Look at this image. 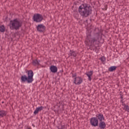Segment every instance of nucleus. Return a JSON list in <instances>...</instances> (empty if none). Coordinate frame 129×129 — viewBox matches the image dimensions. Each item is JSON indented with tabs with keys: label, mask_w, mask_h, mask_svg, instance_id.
Returning <instances> with one entry per match:
<instances>
[{
	"label": "nucleus",
	"mask_w": 129,
	"mask_h": 129,
	"mask_svg": "<svg viewBox=\"0 0 129 129\" xmlns=\"http://www.w3.org/2000/svg\"><path fill=\"white\" fill-rule=\"evenodd\" d=\"M32 19L35 23H41L44 20V17L41 14L37 13L34 15Z\"/></svg>",
	"instance_id": "obj_5"
},
{
	"label": "nucleus",
	"mask_w": 129,
	"mask_h": 129,
	"mask_svg": "<svg viewBox=\"0 0 129 129\" xmlns=\"http://www.w3.org/2000/svg\"><path fill=\"white\" fill-rule=\"evenodd\" d=\"M72 75V78H74V83H76V80L77 79V74L76 73H71Z\"/></svg>",
	"instance_id": "obj_17"
},
{
	"label": "nucleus",
	"mask_w": 129,
	"mask_h": 129,
	"mask_svg": "<svg viewBox=\"0 0 129 129\" xmlns=\"http://www.w3.org/2000/svg\"><path fill=\"white\" fill-rule=\"evenodd\" d=\"M123 109L125 110L126 111H127V112H129V106L128 105H126L123 107Z\"/></svg>",
	"instance_id": "obj_20"
},
{
	"label": "nucleus",
	"mask_w": 129,
	"mask_h": 129,
	"mask_svg": "<svg viewBox=\"0 0 129 129\" xmlns=\"http://www.w3.org/2000/svg\"><path fill=\"white\" fill-rule=\"evenodd\" d=\"M77 78L79 79L78 82L76 83H76L74 84H76V85H80V84H81L82 82H83V79H82L81 77H78Z\"/></svg>",
	"instance_id": "obj_15"
},
{
	"label": "nucleus",
	"mask_w": 129,
	"mask_h": 129,
	"mask_svg": "<svg viewBox=\"0 0 129 129\" xmlns=\"http://www.w3.org/2000/svg\"><path fill=\"white\" fill-rule=\"evenodd\" d=\"M99 127L101 129H104L105 127H106V124L104 121H101L99 122V123H98Z\"/></svg>",
	"instance_id": "obj_10"
},
{
	"label": "nucleus",
	"mask_w": 129,
	"mask_h": 129,
	"mask_svg": "<svg viewBox=\"0 0 129 129\" xmlns=\"http://www.w3.org/2000/svg\"><path fill=\"white\" fill-rule=\"evenodd\" d=\"M98 120H99V122L102 121V120H104V116H103V114L102 113H98L96 115L95 117Z\"/></svg>",
	"instance_id": "obj_8"
},
{
	"label": "nucleus",
	"mask_w": 129,
	"mask_h": 129,
	"mask_svg": "<svg viewBox=\"0 0 129 129\" xmlns=\"http://www.w3.org/2000/svg\"><path fill=\"white\" fill-rule=\"evenodd\" d=\"M40 60H38L37 59H34L32 60V65L33 66H40Z\"/></svg>",
	"instance_id": "obj_14"
},
{
	"label": "nucleus",
	"mask_w": 129,
	"mask_h": 129,
	"mask_svg": "<svg viewBox=\"0 0 129 129\" xmlns=\"http://www.w3.org/2000/svg\"><path fill=\"white\" fill-rule=\"evenodd\" d=\"M121 99H123V95L120 96Z\"/></svg>",
	"instance_id": "obj_26"
},
{
	"label": "nucleus",
	"mask_w": 129,
	"mask_h": 129,
	"mask_svg": "<svg viewBox=\"0 0 129 129\" xmlns=\"http://www.w3.org/2000/svg\"><path fill=\"white\" fill-rule=\"evenodd\" d=\"M4 103V102H2V103Z\"/></svg>",
	"instance_id": "obj_28"
},
{
	"label": "nucleus",
	"mask_w": 129,
	"mask_h": 129,
	"mask_svg": "<svg viewBox=\"0 0 129 129\" xmlns=\"http://www.w3.org/2000/svg\"><path fill=\"white\" fill-rule=\"evenodd\" d=\"M90 124L92 126H98L99 121L97 119V118L95 117H93L90 119Z\"/></svg>",
	"instance_id": "obj_6"
},
{
	"label": "nucleus",
	"mask_w": 129,
	"mask_h": 129,
	"mask_svg": "<svg viewBox=\"0 0 129 129\" xmlns=\"http://www.w3.org/2000/svg\"><path fill=\"white\" fill-rule=\"evenodd\" d=\"M102 35L100 33H97L94 35L88 34L86 38L85 43L89 47V49L94 51L97 48L96 45L99 44V40H101Z\"/></svg>",
	"instance_id": "obj_1"
},
{
	"label": "nucleus",
	"mask_w": 129,
	"mask_h": 129,
	"mask_svg": "<svg viewBox=\"0 0 129 129\" xmlns=\"http://www.w3.org/2000/svg\"><path fill=\"white\" fill-rule=\"evenodd\" d=\"M43 109L44 107H43V106L37 107L34 112V114H35V115H36V114H38L39 113V112L43 110Z\"/></svg>",
	"instance_id": "obj_11"
},
{
	"label": "nucleus",
	"mask_w": 129,
	"mask_h": 129,
	"mask_svg": "<svg viewBox=\"0 0 129 129\" xmlns=\"http://www.w3.org/2000/svg\"><path fill=\"white\" fill-rule=\"evenodd\" d=\"M78 12L82 18H87L92 14V7L88 4H83L79 6Z\"/></svg>",
	"instance_id": "obj_2"
},
{
	"label": "nucleus",
	"mask_w": 129,
	"mask_h": 129,
	"mask_svg": "<svg viewBox=\"0 0 129 129\" xmlns=\"http://www.w3.org/2000/svg\"><path fill=\"white\" fill-rule=\"evenodd\" d=\"M6 31V27L4 25H1L0 26V32L1 33H4Z\"/></svg>",
	"instance_id": "obj_19"
},
{
	"label": "nucleus",
	"mask_w": 129,
	"mask_h": 129,
	"mask_svg": "<svg viewBox=\"0 0 129 129\" xmlns=\"http://www.w3.org/2000/svg\"><path fill=\"white\" fill-rule=\"evenodd\" d=\"M7 111L5 110H1L0 111V117H4V116H6L7 115Z\"/></svg>",
	"instance_id": "obj_16"
},
{
	"label": "nucleus",
	"mask_w": 129,
	"mask_h": 129,
	"mask_svg": "<svg viewBox=\"0 0 129 129\" xmlns=\"http://www.w3.org/2000/svg\"><path fill=\"white\" fill-rule=\"evenodd\" d=\"M49 69L52 73H56L57 71H58V68L56 66H51Z\"/></svg>",
	"instance_id": "obj_9"
},
{
	"label": "nucleus",
	"mask_w": 129,
	"mask_h": 129,
	"mask_svg": "<svg viewBox=\"0 0 129 129\" xmlns=\"http://www.w3.org/2000/svg\"><path fill=\"white\" fill-rule=\"evenodd\" d=\"M63 69H62L61 70H60V71H59V72H58V73H63Z\"/></svg>",
	"instance_id": "obj_23"
},
{
	"label": "nucleus",
	"mask_w": 129,
	"mask_h": 129,
	"mask_svg": "<svg viewBox=\"0 0 129 129\" xmlns=\"http://www.w3.org/2000/svg\"><path fill=\"white\" fill-rule=\"evenodd\" d=\"M120 96H123L122 92H120Z\"/></svg>",
	"instance_id": "obj_25"
},
{
	"label": "nucleus",
	"mask_w": 129,
	"mask_h": 129,
	"mask_svg": "<svg viewBox=\"0 0 129 129\" xmlns=\"http://www.w3.org/2000/svg\"><path fill=\"white\" fill-rule=\"evenodd\" d=\"M69 57L72 56L74 57H76L77 56V52L75 51L74 50H70V52L69 53Z\"/></svg>",
	"instance_id": "obj_12"
},
{
	"label": "nucleus",
	"mask_w": 129,
	"mask_h": 129,
	"mask_svg": "<svg viewBox=\"0 0 129 129\" xmlns=\"http://www.w3.org/2000/svg\"><path fill=\"white\" fill-rule=\"evenodd\" d=\"M23 26V22H21L18 20V18L14 19L13 20H11L9 25L10 30L12 31L15 30L18 31L20 30V28Z\"/></svg>",
	"instance_id": "obj_4"
},
{
	"label": "nucleus",
	"mask_w": 129,
	"mask_h": 129,
	"mask_svg": "<svg viewBox=\"0 0 129 129\" xmlns=\"http://www.w3.org/2000/svg\"><path fill=\"white\" fill-rule=\"evenodd\" d=\"M36 29L39 33H44L46 30V26L43 24H39L37 25Z\"/></svg>",
	"instance_id": "obj_7"
},
{
	"label": "nucleus",
	"mask_w": 129,
	"mask_h": 129,
	"mask_svg": "<svg viewBox=\"0 0 129 129\" xmlns=\"http://www.w3.org/2000/svg\"><path fill=\"white\" fill-rule=\"evenodd\" d=\"M85 75L88 76L89 81H91V76H92V75H93V71H90V72L85 73Z\"/></svg>",
	"instance_id": "obj_13"
},
{
	"label": "nucleus",
	"mask_w": 129,
	"mask_h": 129,
	"mask_svg": "<svg viewBox=\"0 0 129 129\" xmlns=\"http://www.w3.org/2000/svg\"><path fill=\"white\" fill-rule=\"evenodd\" d=\"M120 102H121V103H123V101L122 99H121V100L120 101Z\"/></svg>",
	"instance_id": "obj_27"
},
{
	"label": "nucleus",
	"mask_w": 129,
	"mask_h": 129,
	"mask_svg": "<svg viewBox=\"0 0 129 129\" xmlns=\"http://www.w3.org/2000/svg\"><path fill=\"white\" fill-rule=\"evenodd\" d=\"M116 68H117V67L116 66H112L109 68V71L110 72H113V71L116 70Z\"/></svg>",
	"instance_id": "obj_18"
},
{
	"label": "nucleus",
	"mask_w": 129,
	"mask_h": 129,
	"mask_svg": "<svg viewBox=\"0 0 129 129\" xmlns=\"http://www.w3.org/2000/svg\"><path fill=\"white\" fill-rule=\"evenodd\" d=\"M27 73V76L25 75H22L21 77V80L22 83L27 82V83H32L34 81V72L32 70H28L26 72Z\"/></svg>",
	"instance_id": "obj_3"
},
{
	"label": "nucleus",
	"mask_w": 129,
	"mask_h": 129,
	"mask_svg": "<svg viewBox=\"0 0 129 129\" xmlns=\"http://www.w3.org/2000/svg\"><path fill=\"white\" fill-rule=\"evenodd\" d=\"M105 57L104 56H102L100 58V60H101V61L102 62H104V61H105Z\"/></svg>",
	"instance_id": "obj_21"
},
{
	"label": "nucleus",
	"mask_w": 129,
	"mask_h": 129,
	"mask_svg": "<svg viewBox=\"0 0 129 129\" xmlns=\"http://www.w3.org/2000/svg\"><path fill=\"white\" fill-rule=\"evenodd\" d=\"M122 105L123 106H124V107H125V106H126V105H125V104L124 103V102L123 103H122Z\"/></svg>",
	"instance_id": "obj_24"
},
{
	"label": "nucleus",
	"mask_w": 129,
	"mask_h": 129,
	"mask_svg": "<svg viewBox=\"0 0 129 129\" xmlns=\"http://www.w3.org/2000/svg\"><path fill=\"white\" fill-rule=\"evenodd\" d=\"M65 128V125H62L61 126V127L58 128V129H64Z\"/></svg>",
	"instance_id": "obj_22"
}]
</instances>
